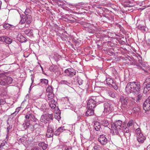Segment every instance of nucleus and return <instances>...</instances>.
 <instances>
[{"label": "nucleus", "mask_w": 150, "mask_h": 150, "mask_svg": "<svg viewBox=\"0 0 150 150\" xmlns=\"http://www.w3.org/2000/svg\"><path fill=\"white\" fill-rule=\"evenodd\" d=\"M111 128L113 132L116 134L118 132L119 130H122L124 132V135L125 137H129L130 136L129 128L126 126L125 123L123 122L122 123V122L120 120L116 121L114 124H112Z\"/></svg>", "instance_id": "1"}, {"label": "nucleus", "mask_w": 150, "mask_h": 150, "mask_svg": "<svg viewBox=\"0 0 150 150\" xmlns=\"http://www.w3.org/2000/svg\"><path fill=\"white\" fill-rule=\"evenodd\" d=\"M140 88L139 83L133 82L127 83L125 88V91L127 94L132 93L138 92Z\"/></svg>", "instance_id": "2"}, {"label": "nucleus", "mask_w": 150, "mask_h": 150, "mask_svg": "<svg viewBox=\"0 0 150 150\" xmlns=\"http://www.w3.org/2000/svg\"><path fill=\"white\" fill-rule=\"evenodd\" d=\"M104 111L107 113L112 112L114 110L113 103L112 102L108 101L104 103Z\"/></svg>", "instance_id": "3"}, {"label": "nucleus", "mask_w": 150, "mask_h": 150, "mask_svg": "<svg viewBox=\"0 0 150 150\" xmlns=\"http://www.w3.org/2000/svg\"><path fill=\"white\" fill-rule=\"evenodd\" d=\"M120 100L121 103V108L122 110H124L128 107V97L125 96L121 95Z\"/></svg>", "instance_id": "4"}, {"label": "nucleus", "mask_w": 150, "mask_h": 150, "mask_svg": "<svg viewBox=\"0 0 150 150\" xmlns=\"http://www.w3.org/2000/svg\"><path fill=\"white\" fill-rule=\"evenodd\" d=\"M50 120H52V115L48 113L42 115L40 118V121L44 124L48 123Z\"/></svg>", "instance_id": "5"}, {"label": "nucleus", "mask_w": 150, "mask_h": 150, "mask_svg": "<svg viewBox=\"0 0 150 150\" xmlns=\"http://www.w3.org/2000/svg\"><path fill=\"white\" fill-rule=\"evenodd\" d=\"M137 139L139 143H142L145 139V137L141 132L139 128L135 130Z\"/></svg>", "instance_id": "6"}, {"label": "nucleus", "mask_w": 150, "mask_h": 150, "mask_svg": "<svg viewBox=\"0 0 150 150\" xmlns=\"http://www.w3.org/2000/svg\"><path fill=\"white\" fill-rule=\"evenodd\" d=\"M31 10L28 8H27L25 11V14L26 17V23L28 25L30 24L31 22Z\"/></svg>", "instance_id": "7"}, {"label": "nucleus", "mask_w": 150, "mask_h": 150, "mask_svg": "<svg viewBox=\"0 0 150 150\" xmlns=\"http://www.w3.org/2000/svg\"><path fill=\"white\" fill-rule=\"evenodd\" d=\"M95 98L92 97L88 100L87 108L91 109H93L96 106V103L95 100Z\"/></svg>", "instance_id": "8"}, {"label": "nucleus", "mask_w": 150, "mask_h": 150, "mask_svg": "<svg viewBox=\"0 0 150 150\" xmlns=\"http://www.w3.org/2000/svg\"><path fill=\"white\" fill-rule=\"evenodd\" d=\"M106 82L108 85L110 87H113L115 90L118 89L117 86L113 80L110 78H108L106 79Z\"/></svg>", "instance_id": "9"}, {"label": "nucleus", "mask_w": 150, "mask_h": 150, "mask_svg": "<svg viewBox=\"0 0 150 150\" xmlns=\"http://www.w3.org/2000/svg\"><path fill=\"white\" fill-rule=\"evenodd\" d=\"M143 108L146 112L150 110V97L148 98L144 102L143 105Z\"/></svg>", "instance_id": "10"}, {"label": "nucleus", "mask_w": 150, "mask_h": 150, "mask_svg": "<svg viewBox=\"0 0 150 150\" xmlns=\"http://www.w3.org/2000/svg\"><path fill=\"white\" fill-rule=\"evenodd\" d=\"M98 141L102 145H105L108 143V140L105 135H100L98 138Z\"/></svg>", "instance_id": "11"}, {"label": "nucleus", "mask_w": 150, "mask_h": 150, "mask_svg": "<svg viewBox=\"0 0 150 150\" xmlns=\"http://www.w3.org/2000/svg\"><path fill=\"white\" fill-rule=\"evenodd\" d=\"M144 85H146V86L144 88V91L146 92L150 90V76L146 79Z\"/></svg>", "instance_id": "12"}, {"label": "nucleus", "mask_w": 150, "mask_h": 150, "mask_svg": "<svg viewBox=\"0 0 150 150\" xmlns=\"http://www.w3.org/2000/svg\"><path fill=\"white\" fill-rule=\"evenodd\" d=\"M67 76H72L75 75L76 71L73 68H68L66 69L64 71Z\"/></svg>", "instance_id": "13"}, {"label": "nucleus", "mask_w": 150, "mask_h": 150, "mask_svg": "<svg viewBox=\"0 0 150 150\" xmlns=\"http://www.w3.org/2000/svg\"><path fill=\"white\" fill-rule=\"evenodd\" d=\"M5 73H0V85L5 86L6 85V81L5 78Z\"/></svg>", "instance_id": "14"}, {"label": "nucleus", "mask_w": 150, "mask_h": 150, "mask_svg": "<svg viewBox=\"0 0 150 150\" xmlns=\"http://www.w3.org/2000/svg\"><path fill=\"white\" fill-rule=\"evenodd\" d=\"M54 131L52 127L49 125L46 133V136L48 138H50L52 137L53 135Z\"/></svg>", "instance_id": "15"}, {"label": "nucleus", "mask_w": 150, "mask_h": 150, "mask_svg": "<svg viewBox=\"0 0 150 150\" xmlns=\"http://www.w3.org/2000/svg\"><path fill=\"white\" fill-rule=\"evenodd\" d=\"M122 5L125 7H131L130 2L129 0H122L121 2Z\"/></svg>", "instance_id": "16"}, {"label": "nucleus", "mask_w": 150, "mask_h": 150, "mask_svg": "<svg viewBox=\"0 0 150 150\" xmlns=\"http://www.w3.org/2000/svg\"><path fill=\"white\" fill-rule=\"evenodd\" d=\"M95 98V100L96 103L103 102L104 101V98L101 96H98L96 97H92Z\"/></svg>", "instance_id": "17"}, {"label": "nucleus", "mask_w": 150, "mask_h": 150, "mask_svg": "<svg viewBox=\"0 0 150 150\" xmlns=\"http://www.w3.org/2000/svg\"><path fill=\"white\" fill-rule=\"evenodd\" d=\"M93 127L96 130L98 131L101 128L100 123L96 121L95 122Z\"/></svg>", "instance_id": "18"}, {"label": "nucleus", "mask_w": 150, "mask_h": 150, "mask_svg": "<svg viewBox=\"0 0 150 150\" xmlns=\"http://www.w3.org/2000/svg\"><path fill=\"white\" fill-rule=\"evenodd\" d=\"M55 101L54 99L52 100L49 102V105L50 107L53 109L56 107L55 104Z\"/></svg>", "instance_id": "19"}, {"label": "nucleus", "mask_w": 150, "mask_h": 150, "mask_svg": "<svg viewBox=\"0 0 150 150\" xmlns=\"http://www.w3.org/2000/svg\"><path fill=\"white\" fill-rule=\"evenodd\" d=\"M107 93L108 95L112 98H115V91L112 89H109L108 90Z\"/></svg>", "instance_id": "20"}, {"label": "nucleus", "mask_w": 150, "mask_h": 150, "mask_svg": "<svg viewBox=\"0 0 150 150\" xmlns=\"http://www.w3.org/2000/svg\"><path fill=\"white\" fill-rule=\"evenodd\" d=\"M3 27L6 29H9L10 30H12L14 28V26L12 25H11L8 23L4 24L3 25Z\"/></svg>", "instance_id": "21"}, {"label": "nucleus", "mask_w": 150, "mask_h": 150, "mask_svg": "<svg viewBox=\"0 0 150 150\" xmlns=\"http://www.w3.org/2000/svg\"><path fill=\"white\" fill-rule=\"evenodd\" d=\"M6 85L10 84L13 81V79L11 77L6 76L5 75Z\"/></svg>", "instance_id": "22"}, {"label": "nucleus", "mask_w": 150, "mask_h": 150, "mask_svg": "<svg viewBox=\"0 0 150 150\" xmlns=\"http://www.w3.org/2000/svg\"><path fill=\"white\" fill-rule=\"evenodd\" d=\"M29 120H25L24 122L22 125V126L23 127V129H26L30 125Z\"/></svg>", "instance_id": "23"}, {"label": "nucleus", "mask_w": 150, "mask_h": 150, "mask_svg": "<svg viewBox=\"0 0 150 150\" xmlns=\"http://www.w3.org/2000/svg\"><path fill=\"white\" fill-rule=\"evenodd\" d=\"M93 109H91L88 108V110L86 112V115L87 116H91L94 114Z\"/></svg>", "instance_id": "24"}, {"label": "nucleus", "mask_w": 150, "mask_h": 150, "mask_svg": "<svg viewBox=\"0 0 150 150\" xmlns=\"http://www.w3.org/2000/svg\"><path fill=\"white\" fill-rule=\"evenodd\" d=\"M21 20L20 21V23L22 24L25 23L26 20V17L25 16L23 15H21Z\"/></svg>", "instance_id": "25"}, {"label": "nucleus", "mask_w": 150, "mask_h": 150, "mask_svg": "<svg viewBox=\"0 0 150 150\" xmlns=\"http://www.w3.org/2000/svg\"><path fill=\"white\" fill-rule=\"evenodd\" d=\"M38 146L41 147L43 150H45L47 148V145L44 142H42L39 143Z\"/></svg>", "instance_id": "26"}, {"label": "nucleus", "mask_w": 150, "mask_h": 150, "mask_svg": "<svg viewBox=\"0 0 150 150\" xmlns=\"http://www.w3.org/2000/svg\"><path fill=\"white\" fill-rule=\"evenodd\" d=\"M101 125L105 127H108L109 124L108 121L105 120H103L101 122Z\"/></svg>", "instance_id": "27"}, {"label": "nucleus", "mask_w": 150, "mask_h": 150, "mask_svg": "<svg viewBox=\"0 0 150 150\" xmlns=\"http://www.w3.org/2000/svg\"><path fill=\"white\" fill-rule=\"evenodd\" d=\"M61 56L59 55L57 53L54 52V53L53 56V58L55 60V61H57L58 59H60Z\"/></svg>", "instance_id": "28"}, {"label": "nucleus", "mask_w": 150, "mask_h": 150, "mask_svg": "<svg viewBox=\"0 0 150 150\" xmlns=\"http://www.w3.org/2000/svg\"><path fill=\"white\" fill-rule=\"evenodd\" d=\"M6 39L4 42L6 44H11L12 41V40L7 36H6Z\"/></svg>", "instance_id": "29"}, {"label": "nucleus", "mask_w": 150, "mask_h": 150, "mask_svg": "<svg viewBox=\"0 0 150 150\" xmlns=\"http://www.w3.org/2000/svg\"><path fill=\"white\" fill-rule=\"evenodd\" d=\"M60 83L61 84L66 85L69 86L71 84L69 81L66 80H61Z\"/></svg>", "instance_id": "30"}, {"label": "nucleus", "mask_w": 150, "mask_h": 150, "mask_svg": "<svg viewBox=\"0 0 150 150\" xmlns=\"http://www.w3.org/2000/svg\"><path fill=\"white\" fill-rule=\"evenodd\" d=\"M54 94L53 93H50L47 95V100H53L52 98L54 97Z\"/></svg>", "instance_id": "31"}, {"label": "nucleus", "mask_w": 150, "mask_h": 150, "mask_svg": "<svg viewBox=\"0 0 150 150\" xmlns=\"http://www.w3.org/2000/svg\"><path fill=\"white\" fill-rule=\"evenodd\" d=\"M49 69V70L51 72H54L57 70L56 66H50Z\"/></svg>", "instance_id": "32"}, {"label": "nucleus", "mask_w": 150, "mask_h": 150, "mask_svg": "<svg viewBox=\"0 0 150 150\" xmlns=\"http://www.w3.org/2000/svg\"><path fill=\"white\" fill-rule=\"evenodd\" d=\"M30 119L32 121L35 122H36L38 121V119L35 117V116L33 114L30 115Z\"/></svg>", "instance_id": "33"}, {"label": "nucleus", "mask_w": 150, "mask_h": 150, "mask_svg": "<svg viewBox=\"0 0 150 150\" xmlns=\"http://www.w3.org/2000/svg\"><path fill=\"white\" fill-rule=\"evenodd\" d=\"M128 107H131L135 103V102L132 100H129L128 99Z\"/></svg>", "instance_id": "34"}, {"label": "nucleus", "mask_w": 150, "mask_h": 150, "mask_svg": "<svg viewBox=\"0 0 150 150\" xmlns=\"http://www.w3.org/2000/svg\"><path fill=\"white\" fill-rule=\"evenodd\" d=\"M94 146L93 147V149L95 150H100L101 149L100 146L96 144H94Z\"/></svg>", "instance_id": "35"}, {"label": "nucleus", "mask_w": 150, "mask_h": 150, "mask_svg": "<svg viewBox=\"0 0 150 150\" xmlns=\"http://www.w3.org/2000/svg\"><path fill=\"white\" fill-rule=\"evenodd\" d=\"M63 147L64 150H72V147L71 146L64 145Z\"/></svg>", "instance_id": "36"}, {"label": "nucleus", "mask_w": 150, "mask_h": 150, "mask_svg": "<svg viewBox=\"0 0 150 150\" xmlns=\"http://www.w3.org/2000/svg\"><path fill=\"white\" fill-rule=\"evenodd\" d=\"M53 90L52 88L50 86H48L46 89V91L48 92H49V93H53Z\"/></svg>", "instance_id": "37"}, {"label": "nucleus", "mask_w": 150, "mask_h": 150, "mask_svg": "<svg viewBox=\"0 0 150 150\" xmlns=\"http://www.w3.org/2000/svg\"><path fill=\"white\" fill-rule=\"evenodd\" d=\"M137 28L139 30H145L146 28L145 27L144 25H139L138 26Z\"/></svg>", "instance_id": "38"}, {"label": "nucleus", "mask_w": 150, "mask_h": 150, "mask_svg": "<svg viewBox=\"0 0 150 150\" xmlns=\"http://www.w3.org/2000/svg\"><path fill=\"white\" fill-rule=\"evenodd\" d=\"M133 123H134L133 120H129V121L128 123L127 124V127H128H128H130L132 126L133 124Z\"/></svg>", "instance_id": "39"}, {"label": "nucleus", "mask_w": 150, "mask_h": 150, "mask_svg": "<svg viewBox=\"0 0 150 150\" xmlns=\"http://www.w3.org/2000/svg\"><path fill=\"white\" fill-rule=\"evenodd\" d=\"M142 95L141 94H139L138 95L136 98V101L138 103L139 102V100L142 99Z\"/></svg>", "instance_id": "40"}, {"label": "nucleus", "mask_w": 150, "mask_h": 150, "mask_svg": "<svg viewBox=\"0 0 150 150\" xmlns=\"http://www.w3.org/2000/svg\"><path fill=\"white\" fill-rule=\"evenodd\" d=\"M40 82L42 83L46 84L48 83V80L45 79H42L40 80Z\"/></svg>", "instance_id": "41"}, {"label": "nucleus", "mask_w": 150, "mask_h": 150, "mask_svg": "<svg viewBox=\"0 0 150 150\" xmlns=\"http://www.w3.org/2000/svg\"><path fill=\"white\" fill-rule=\"evenodd\" d=\"M64 127L63 126L60 127L58 128V130L59 131L60 133L66 130V129H65Z\"/></svg>", "instance_id": "42"}, {"label": "nucleus", "mask_w": 150, "mask_h": 150, "mask_svg": "<svg viewBox=\"0 0 150 150\" xmlns=\"http://www.w3.org/2000/svg\"><path fill=\"white\" fill-rule=\"evenodd\" d=\"M60 133V132H59V131L58 130V129L56 131H55L54 133V135L56 136H58L59 135Z\"/></svg>", "instance_id": "43"}, {"label": "nucleus", "mask_w": 150, "mask_h": 150, "mask_svg": "<svg viewBox=\"0 0 150 150\" xmlns=\"http://www.w3.org/2000/svg\"><path fill=\"white\" fill-rule=\"evenodd\" d=\"M78 82V83L79 85H81L83 84V81L81 79H79L78 78V79L77 81H76Z\"/></svg>", "instance_id": "44"}, {"label": "nucleus", "mask_w": 150, "mask_h": 150, "mask_svg": "<svg viewBox=\"0 0 150 150\" xmlns=\"http://www.w3.org/2000/svg\"><path fill=\"white\" fill-rule=\"evenodd\" d=\"M5 37V36H4L0 37V41L4 42L5 40L6 39Z\"/></svg>", "instance_id": "45"}, {"label": "nucleus", "mask_w": 150, "mask_h": 150, "mask_svg": "<svg viewBox=\"0 0 150 150\" xmlns=\"http://www.w3.org/2000/svg\"><path fill=\"white\" fill-rule=\"evenodd\" d=\"M139 108L138 107H134L133 108V110L134 113L139 111Z\"/></svg>", "instance_id": "46"}, {"label": "nucleus", "mask_w": 150, "mask_h": 150, "mask_svg": "<svg viewBox=\"0 0 150 150\" xmlns=\"http://www.w3.org/2000/svg\"><path fill=\"white\" fill-rule=\"evenodd\" d=\"M26 140V138L24 137H23L19 139V141H20L21 142H23Z\"/></svg>", "instance_id": "47"}, {"label": "nucleus", "mask_w": 150, "mask_h": 150, "mask_svg": "<svg viewBox=\"0 0 150 150\" xmlns=\"http://www.w3.org/2000/svg\"><path fill=\"white\" fill-rule=\"evenodd\" d=\"M6 143V141H3L0 145V149L1 147L4 146L5 145V143Z\"/></svg>", "instance_id": "48"}, {"label": "nucleus", "mask_w": 150, "mask_h": 150, "mask_svg": "<svg viewBox=\"0 0 150 150\" xmlns=\"http://www.w3.org/2000/svg\"><path fill=\"white\" fill-rule=\"evenodd\" d=\"M5 103V101L2 99H0V105H4Z\"/></svg>", "instance_id": "49"}, {"label": "nucleus", "mask_w": 150, "mask_h": 150, "mask_svg": "<svg viewBox=\"0 0 150 150\" xmlns=\"http://www.w3.org/2000/svg\"><path fill=\"white\" fill-rule=\"evenodd\" d=\"M30 29H28L27 30H26L24 32L25 33V34L28 36H29V31H30Z\"/></svg>", "instance_id": "50"}, {"label": "nucleus", "mask_w": 150, "mask_h": 150, "mask_svg": "<svg viewBox=\"0 0 150 150\" xmlns=\"http://www.w3.org/2000/svg\"><path fill=\"white\" fill-rule=\"evenodd\" d=\"M20 107H18L17 108L15 112L13 113V114H14V113L16 114L18 113V112H19V111L20 110Z\"/></svg>", "instance_id": "51"}, {"label": "nucleus", "mask_w": 150, "mask_h": 150, "mask_svg": "<svg viewBox=\"0 0 150 150\" xmlns=\"http://www.w3.org/2000/svg\"><path fill=\"white\" fill-rule=\"evenodd\" d=\"M33 30L32 29L30 30V31H29V36H32L33 35Z\"/></svg>", "instance_id": "52"}, {"label": "nucleus", "mask_w": 150, "mask_h": 150, "mask_svg": "<svg viewBox=\"0 0 150 150\" xmlns=\"http://www.w3.org/2000/svg\"><path fill=\"white\" fill-rule=\"evenodd\" d=\"M30 115H29V116L28 115H26L25 116V118H26V120H29V119H30Z\"/></svg>", "instance_id": "53"}, {"label": "nucleus", "mask_w": 150, "mask_h": 150, "mask_svg": "<svg viewBox=\"0 0 150 150\" xmlns=\"http://www.w3.org/2000/svg\"><path fill=\"white\" fill-rule=\"evenodd\" d=\"M31 150H40V148H35L32 149Z\"/></svg>", "instance_id": "54"}, {"label": "nucleus", "mask_w": 150, "mask_h": 150, "mask_svg": "<svg viewBox=\"0 0 150 150\" xmlns=\"http://www.w3.org/2000/svg\"><path fill=\"white\" fill-rule=\"evenodd\" d=\"M138 68L139 69H142L144 70L146 72H149L148 71H145L144 70V68H142V67H141V66H138Z\"/></svg>", "instance_id": "55"}, {"label": "nucleus", "mask_w": 150, "mask_h": 150, "mask_svg": "<svg viewBox=\"0 0 150 150\" xmlns=\"http://www.w3.org/2000/svg\"><path fill=\"white\" fill-rule=\"evenodd\" d=\"M147 63L146 62H142V63L141 64L142 65V66H145L146 65V64H147Z\"/></svg>", "instance_id": "56"}, {"label": "nucleus", "mask_w": 150, "mask_h": 150, "mask_svg": "<svg viewBox=\"0 0 150 150\" xmlns=\"http://www.w3.org/2000/svg\"><path fill=\"white\" fill-rule=\"evenodd\" d=\"M35 126H37L38 127L39 126V125L37 123H36L34 126L33 127V128L34 129H35Z\"/></svg>", "instance_id": "57"}, {"label": "nucleus", "mask_w": 150, "mask_h": 150, "mask_svg": "<svg viewBox=\"0 0 150 150\" xmlns=\"http://www.w3.org/2000/svg\"><path fill=\"white\" fill-rule=\"evenodd\" d=\"M34 77L33 76H32L31 78V80H32V82L31 83V85H32V84L34 82Z\"/></svg>", "instance_id": "58"}, {"label": "nucleus", "mask_w": 150, "mask_h": 150, "mask_svg": "<svg viewBox=\"0 0 150 150\" xmlns=\"http://www.w3.org/2000/svg\"><path fill=\"white\" fill-rule=\"evenodd\" d=\"M1 4H2V2L1 1H0V9H1Z\"/></svg>", "instance_id": "59"}, {"label": "nucleus", "mask_w": 150, "mask_h": 150, "mask_svg": "<svg viewBox=\"0 0 150 150\" xmlns=\"http://www.w3.org/2000/svg\"><path fill=\"white\" fill-rule=\"evenodd\" d=\"M9 0H4V1L6 3L9 2Z\"/></svg>", "instance_id": "60"}, {"label": "nucleus", "mask_w": 150, "mask_h": 150, "mask_svg": "<svg viewBox=\"0 0 150 150\" xmlns=\"http://www.w3.org/2000/svg\"><path fill=\"white\" fill-rule=\"evenodd\" d=\"M10 128L9 127H8L7 128V130H8V132L9 129H10Z\"/></svg>", "instance_id": "61"}, {"label": "nucleus", "mask_w": 150, "mask_h": 150, "mask_svg": "<svg viewBox=\"0 0 150 150\" xmlns=\"http://www.w3.org/2000/svg\"><path fill=\"white\" fill-rule=\"evenodd\" d=\"M114 71H113V72L114 73H116L117 72V71H116V70L115 69H114Z\"/></svg>", "instance_id": "62"}, {"label": "nucleus", "mask_w": 150, "mask_h": 150, "mask_svg": "<svg viewBox=\"0 0 150 150\" xmlns=\"http://www.w3.org/2000/svg\"><path fill=\"white\" fill-rule=\"evenodd\" d=\"M40 68H41V69L42 70V71H43V68H42V66H40Z\"/></svg>", "instance_id": "63"}, {"label": "nucleus", "mask_w": 150, "mask_h": 150, "mask_svg": "<svg viewBox=\"0 0 150 150\" xmlns=\"http://www.w3.org/2000/svg\"><path fill=\"white\" fill-rule=\"evenodd\" d=\"M144 150H147L146 148H145L144 149Z\"/></svg>", "instance_id": "64"}]
</instances>
